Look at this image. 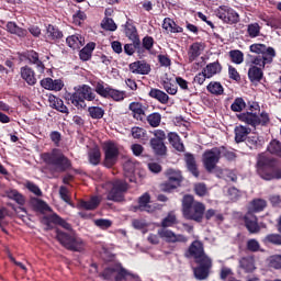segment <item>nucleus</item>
I'll use <instances>...</instances> for the list:
<instances>
[{"instance_id":"53","label":"nucleus","mask_w":281,"mask_h":281,"mask_svg":"<svg viewBox=\"0 0 281 281\" xmlns=\"http://www.w3.org/2000/svg\"><path fill=\"white\" fill-rule=\"evenodd\" d=\"M147 122L153 128H157L161 124V114L155 112L147 116Z\"/></svg>"},{"instance_id":"36","label":"nucleus","mask_w":281,"mask_h":281,"mask_svg":"<svg viewBox=\"0 0 281 281\" xmlns=\"http://www.w3.org/2000/svg\"><path fill=\"white\" fill-rule=\"evenodd\" d=\"M56 238L63 247L71 251V235L61 232L60 229L56 231Z\"/></svg>"},{"instance_id":"4","label":"nucleus","mask_w":281,"mask_h":281,"mask_svg":"<svg viewBox=\"0 0 281 281\" xmlns=\"http://www.w3.org/2000/svg\"><path fill=\"white\" fill-rule=\"evenodd\" d=\"M257 111H260V105H258V103H254L250 105L248 112H244L238 115V120L245 124H248V126H252V128L260 125L267 126V123L270 121L269 113L262 112L260 115H258Z\"/></svg>"},{"instance_id":"40","label":"nucleus","mask_w":281,"mask_h":281,"mask_svg":"<svg viewBox=\"0 0 281 281\" xmlns=\"http://www.w3.org/2000/svg\"><path fill=\"white\" fill-rule=\"evenodd\" d=\"M251 133V128L245 127L243 125L235 127V142L240 144V142H245L247 139V135Z\"/></svg>"},{"instance_id":"7","label":"nucleus","mask_w":281,"mask_h":281,"mask_svg":"<svg viewBox=\"0 0 281 281\" xmlns=\"http://www.w3.org/2000/svg\"><path fill=\"white\" fill-rule=\"evenodd\" d=\"M257 172L265 181H271L273 179H281V171L274 170L271 160L265 155H260L257 161Z\"/></svg>"},{"instance_id":"64","label":"nucleus","mask_w":281,"mask_h":281,"mask_svg":"<svg viewBox=\"0 0 281 281\" xmlns=\"http://www.w3.org/2000/svg\"><path fill=\"white\" fill-rule=\"evenodd\" d=\"M270 267L272 269H281V255L270 257Z\"/></svg>"},{"instance_id":"47","label":"nucleus","mask_w":281,"mask_h":281,"mask_svg":"<svg viewBox=\"0 0 281 281\" xmlns=\"http://www.w3.org/2000/svg\"><path fill=\"white\" fill-rule=\"evenodd\" d=\"M71 251H85V241L74 233L71 236Z\"/></svg>"},{"instance_id":"25","label":"nucleus","mask_w":281,"mask_h":281,"mask_svg":"<svg viewBox=\"0 0 281 281\" xmlns=\"http://www.w3.org/2000/svg\"><path fill=\"white\" fill-rule=\"evenodd\" d=\"M202 71H203V74H205L207 79L214 78V76H218V74H221V71H223V66H221V63H218V61H213V63L207 64L202 69Z\"/></svg>"},{"instance_id":"60","label":"nucleus","mask_w":281,"mask_h":281,"mask_svg":"<svg viewBox=\"0 0 281 281\" xmlns=\"http://www.w3.org/2000/svg\"><path fill=\"white\" fill-rule=\"evenodd\" d=\"M217 150H220V158L225 157L228 161H234V159H236V154L227 150L225 146L217 147Z\"/></svg>"},{"instance_id":"38","label":"nucleus","mask_w":281,"mask_h":281,"mask_svg":"<svg viewBox=\"0 0 281 281\" xmlns=\"http://www.w3.org/2000/svg\"><path fill=\"white\" fill-rule=\"evenodd\" d=\"M93 49H95V43H93V42L88 43V44L79 52L80 60H83V63H87V60H91V56H92V54H93Z\"/></svg>"},{"instance_id":"19","label":"nucleus","mask_w":281,"mask_h":281,"mask_svg":"<svg viewBox=\"0 0 281 281\" xmlns=\"http://www.w3.org/2000/svg\"><path fill=\"white\" fill-rule=\"evenodd\" d=\"M130 71L138 76H148L150 74V66L145 60H137L130 64Z\"/></svg>"},{"instance_id":"63","label":"nucleus","mask_w":281,"mask_h":281,"mask_svg":"<svg viewBox=\"0 0 281 281\" xmlns=\"http://www.w3.org/2000/svg\"><path fill=\"white\" fill-rule=\"evenodd\" d=\"M131 133L134 139H144V137H146V130L142 127H132Z\"/></svg>"},{"instance_id":"31","label":"nucleus","mask_w":281,"mask_h":281,"mask_svg":"<svg viewBox=\"0 0 281 281\" xmlns=\"http://www.w3.org/2000/svg\"><path fill=\"white\" fill-rule=\"evenodd\" d=\"M48 101L50 106L56 109V111H59V113H69V109H67V105H65V102H63L60 98H57L56 95H49Z\"/></svg>"},{"instance_id":"39","label":"nucleus","mask_w":281,"mask_h":281,"mask_svg":"<svg viewBox=\"0 0 281 281\" xmlns=\"http://www.w3.org/2000/svg\"><path fill=\"white\" fill-rule=\"evenodd\" d=\"M168 139L171 146L178 150L179 153H183L186 150V147L183 146V143H181V137L175 132H171L168 134Z\"/></svg>"},{"instance_id":"32","label":"nucleus","mask_w":281,"mask_h":281,"mask_svg":"<svg viewBox=\"0 0 281 281\" xmlns=\"http://www.w3.org/2000/svg\"><path fill=\"white\" fill-rule=\"evenodd\" d=\"M149 98H154V100H157L160 102V104H168L170 97L168 94L157 88H151L149 91Z\"/></svg>"},{"instance_id":"13","label":"nucleus","mask_w":281,"mask_h":281,"mask_svg":"<svg viewBox=\"0 0 281 281\" xmlns=\"http://www.w3.org/2000/svg\"><path fill=\"white\" fill-rule=\"evenodd\" d=\"M128 190V184L123 180H116L111 191L108 193V201H124V193Z\"/></svg>"},{"instance_id":"50","label":"nucleus","mask_w":281,"mask_h":281,"mask_svg":"<svg viewBox=\"0 0 281 281\" xmlns=\"http://www.w3.org/2000/svg\"><path fill=\"white\" fill-rule=\"evenodd\" d=\"M265 207H267V201L262 200V199H256L251 202L250 204V214L251 212H262V210H265Z\"/></svg>"},{"instance_id":"18","label":"nucleus","mask_w":281,"mask_h":281,"mask_svg":"<svg viewBox=\"0 0 281 281\" xmlns=\"http://www.w3.org/2000/svg\"><path fill=\"white\" fill-rule=\"evenodd\" d=\"M22 58L29 60L30 65H35L37 69L41 71H45V64L41 60L38 53L36 50L31 49L26 50L22 54Z\"/></svg>"},{"instance_id":"6","label":"nucleus","mask_w":281,"mask_h":281,"mask_svg":"<svg viewBox=\"0 0 281 281\" xmlns=\"http://www.w3.org/2000/svg\"><path fill=\"white\" fill-rule=\"evenodd\" d=\"M86 100L87 102H93V100H95V93L91 87L83 85L72 94L71 104H74L78 111H85V109H87Z\"/></svg>"},{"instance_id":"55","label":"nucleus","mask_w":281,"mask_h":281,"mask_svg":"<svg viewBox=\"0 0 281 281\" xmlns=\"http://www.w3.org/2000/svg\"><path fill=\"white\" fill-rule=\"evenodd\" d=\"M162 87L165 89V91L167 93H169V95H177V85L172 83V81H170V79H166L162 81Z\"/></svg>"},{"instance_id":"37","label":"nucleus","mask_w":281,"mask_h":281,"mask_svg":"<svg viewBox=\"0 0 281 281\" xmlns=\"http://www.w3.org/2000/svg\"><path fill=\"white\" fill-rule=\"evenodd\" d=\"M46 38L47 41H60L63 38V32L58 27L48 24L46 27Z\"/></svg>"},{"instance_id":"58","label":"nucleus","mask_w":281,"mask_h":281,"mask_svg":"<svg viewBox=\"0 0 281 281\" xmlns=\"http://www.w3.org/2000/svg\"><path fill=\"white\" fill-rule=\"evenodd\" d=\"M177 223V215L175 213H169L162 221L161 227L166 229V227H172Z\"/></svg>"},{"instance_id":"20","label":"nucleus","mask_w":281,"mask_h":281,"mask_svg":"<svg viewBox=\"0 0 281 281\" xmlns=\"http://www.w3.org/2000/svg\"><path fill=\"white\" fill-rule=\"evenodd\" d=\"M244 221L246 229H248L250 234H258V232H260V225H258V217H256L254 213L248 212L245 215Z\"/></svg>"},{"instance_id":"8","label":"nucleus","mask_w":281,"mask_h":281,"mask_svg":"<svg viewBox=\"0 0 281 281\" xmlns=\"http://www.w3.org/2000/svg\"><path fill=\"white\" fill-rule=\"evenodd\" d=\"M94 91L98 93V95H101V98H108L114 102H124V99L126 98V91L104 86V82L102 81L97 82L94 86Z\"/></svg>"},{"instance_id":"16","label":"nucleus","mask_w":281,"mask_h":281,"mask_svg":"<svg viewBox=\"0 0 281 281\" xmlns=\"http://www.w3.org/2000/svg\"><path fill=\"white\" fill-rule=\"evenodd\" d=\"M20 76L29 87H34L38 80L36 79V72L30 66H23L20 68Z\"/></svg>"},{"instance_id":"62","label":"nucleus","mask_w":281,"mask_h":281,"mask_svg":"<svg viewBox=\"0 0 281 281\" xmlns=\"http://www.w3.org/2000/svg\"><path fill=\"white\" fill-rule=\"evenodd\" d=\"M263 243H270V245H281L280 234H269L265 237Z\"/></svg>"},{"instance_id":"24","label":"nucleus","mask_w":281,"mask_h":281,"mask_svg":"<svg viewBox=\"0 0 281 281\" xmlns=\"http://www.w3.org/2000/svg\"><path fill=\"white\" fill-rule=\"evenodd\" d=\"M124 32L130 41H135L136 45L139 43V35L137 34V27L133 24V20L128 19L124 25Z\"/></svg>"},{"instance_id":"56","label":"nucleus","mask_w":281,"mask_h":281,"mask_svg":"<svg viewBox=\"0 0 281 281\" xmlns=\"http://www.w3.org/2000/svg\"><path fill=\"white\" fill-rule=\"evenodd\" d=\"M101 26L108 32H115V30H117V24H115V21H113L111 18L103 19Z\"/></svg>"},{"instance_id":"49","label":"nucleus","mask_w":281,"mask_h":281,"mask_svg":"<svg viewBox=\"0 0 281 281\" xmlns=\"http://www.w3.org/2000/svg\"><path fill=\"white\" fill-rule=\"evenodd\" d=\"M88 113L92 120H102L104 117V109L100 106L88 108Z\"/></svg>"},{"instance_id":"29","label":"nucleus","mask_w":281,"mask_h":281,"mask_svg":"<svg viewBox=\"0 0 281 281\" xmlns=\"http://www.w3.org/2000/svg\"><path fill=\"white\" fill-rule=\"evenodd\" d=\"M88 161L91 166H100V161H102V151H100V147H93L88 150Z\"/></svg>"},{"instance_id":"14","label":"nucleus","mask_w":281,"mask_h":281,"mask_svg":"<svg viewBox=\"0 0 281 281\" xmlns=\"http://www.w3.org/2000/svg\"><path fill=\"white\" fill-rule=\"evenodd\" d=\"M158 236L162 238L166 243H186L188 237L181 234H176L175 232L168 228H160L158 229Z\"/></svg>"},{"instance_id":"15","label":"nucleus","mask_w":281,"mask_h":281,"mask_svg":"<svg viewBox=\"0 0 281 281\" xmlns=\"http://www.w3.org/2000/svg\"><path fill=\"white\" fill-rule=\"evenodd\" d=\"M273 58H276V55H271V53H269L268 55H256L251 56L250 63L252 67L265 69V66L271 65L273 63Z\"/></svg>"},{"instance_id":"12","label":"nucleus","mask_w":281,"mask_h":281,"mask_svg":"<svg viewBox=\"0 0 281 281\" xmlns=\"http://www.w3.org/2000/svg\"><path fill=\"white\" fill-rule=\"evenodd\" d=\"M166 176L168 180L161 184L162 192L176 190V188H179L183 181V176H181V171L179 170L168 169Z\"/></svg>"},{"instance_id":"46","label":"nucleus","mask_w":281,"mask_h":281,"mask_svg":"<svg viewBox=\"0 0 281 281\" xmlns=\"http://www.w3.org/2000/svg\"><path fill=\"white\" fill-rule=\"evenodd\" d=\"M100 198L99 196H92L88 201H81L79 203V206L82 207L83 210H95L98 209V205H100Z\"/></svg>"},{"instance_id":"44","label":"nucleus","mask_w":281,"mask_h":281,"mask_svg":"<svg viewBox=\"0 0 281 281\" xmlns=\"http://www.w3.org/2000/svg\"><path fill=\"white\" fill-rule=\"evenodd\" d=\"M206 90L212 95H223V93H225V89L223 88V85H221V82L218 81H211L206 86Z\"/></svg>"},{"instance_id":"23","label":"nucleus","mask_w":281,"mask_h":281,"mask_svg":"<svg viewBox=\"0 0 281 281\" xmlns=\"http://www.w3.org/2000/svg\"><path fill=\"white\" fill-rule=\"evenodd\" d=\"M162 30H165L167 34H181L183 32V27L179 26V24L170 18L164 19Z\"/></svg>"},{"instance_id":"26","label":"nucleus","mask_w":281,"mask_h":281,"mask_svg":"<svg viewBox=\"0 0 281 281\" xmlns=\"http://www.w3.org/2000/svg\"><path fill=\"white\" fill-rule=\"evenodd\" d=\"M148 203H150V194L144 193L138 199V206L136 207V210H139V212H148L149 214L155 212V207H153Z\"/></svg>"},{"instance_id":"41","label":"nucleus","mask_w":281,"mask_h":281,"mask_svg":"<svg viewBox=\"0 0 281 281\" xmlns=\"http://www.w3.org/2000/svg\"><path fill=\"white\" fill-rule=\"evenodd\" d=\"M204 217L206 221H212V218H214L215 223H223V221H225L223 213L214 209H209L206 212L204 211Z\"/></svg>"},{"instance_id":"10","label":"nucleus","mask_w":281,"mask_h":281,"mask_svg":"<svg viewBox=\"0 0 281 281\" xmlns=\"http://www.w3.org/2000/svg\"><path fill=\"white\" fill-rule=\"evenodd\" d=\"M215 15L217 19L223 21V23H227L228 25H236L239 23L240 15L236 10L228 5H221L215 10Z\"/></svg>"},{"instance_id":"2","label":"nucleus","mask_w":281,"mask_h":281,"mask_svg":"<svg viewBox=\"0 0 281 281\" xmlns=\"http://www.w3.org/2000/svg\"><path fill=\"white\" fill-rule=\"evenodd\" d=\"M182 216L186 221L203 223L205 216V204L194 200V196L187 194L182 198Z\"/></svg>"},{"instance_id":"45","label":"nucleus","mask_w":281,"mask_h":281,"mask_svg":"<svg viewBox=\"0 0 281 281\" xmlns=\"http://www.w3.org/2000/svg\"><path fill=\"white\" fill-rule=\"evenodd\" d=\"M239 266L241 269H244V271H246V273H251V271L256 269L254 257H243L239 260Z\"/></svg>"},{"instance_id":"3","label":"nucleus","mask_w":281,"mask_h":281,"mask_svg":"<svg viewBox=\"0 0 281 281\" xmlns=\"http://www.w3.org/2000/svg\"><path fill=\"white\" fill-rule=\"evenodd\" d=\"M42 159L46 164L47 170L50 172H66V170L71 166V161L63 150L59 148H54L49 153L42 154Z\"/></svg>"},{"instance_id":"30","label":"nucleus","mask_w":281,"mask_h":281,"mask_svg":"<svg viewBox=\"0 0 281 281\" xmlns=\"http://www.w3.org/2000/svg\"><path fill=\"white\" fill-rule=\"evenodd\" d=\"M205 49V45L203 43L195 42L193 43L189 48V60L190 63H193V60H196L199 56H201V53Z\"/></svg>"},{"instance_id":"1","label":"nucleus","mask_w":281,"mask_h":281,"mask_svg":"<svg viewBox=\"0 0 281 281\" xmlns=\"http://www.w3.org/2000/svg\"><path fill=\"white\" fill-rule=\"evenodd\" d=\"M187 256L193 258L198 267L193 268L195 280H207L210 278V269H212V259L205 255L203 243L199 240L192 241L189 246Z\"/></svg>"},{"instance_id":"35","label":"nucleus","mask_w":281,"mask_h":281,"mask_svg":"<svg viewBox=\"0 0 281 281\" xmlns=\"http://www.w3.org/2000/svg\"><path fill=\"white\" fill-rule=\"evenodd\" d=\"M184 160L188 170L193 175V177H199V168L196 167V159L194 158V155L186 154Z\"/></svg>"},{"instance_id":"5","label":"nucleus","mask_w":281,"mask_h":281,"mask_svg":"<svg viewBox=\"0 0 281 281\" xmlns=\"http://www.w3.org/2000/svg\"><path fill=\"white\" fill-rule=\"evenodd\" d=\"M102 277L104 278V280L142 281V279L137 274L126 270L124 267H122V265H116V266L106 268L103 271Z\"/></svg>"},{"instance_id":"28","label":"nucleus","mask_w":281,"mask_h":281,"mask_svg":"<svg viewBox=\"0 0 281 281\" xmlns=\"http://www.w3.org/2000/svg\"><path fill=\"white\" fill-rule=\"evenodd\" d=\"M124 176L125 179L130 181V183H135L137 181V178L135 177V162L127 160L123 165Z\"/></svg>"},{"instance_id":"27","label":"nucleus","mask_w":281,"mask_h":281,"mask_svg":"<svg viewBox=\"0 0 281 281\" xmlns=\"http://www.w3.org/2000/svg\"><path fill=\"white\" fill-rule=\"evenodd\" d=\"M31 205L34 212H40V214H46V212H52V207L47 204V202L38 198H33L31 200Z\"/></svg>"},{"instance_id":"33","label":"nucleus","mask_w":281,"mask_h":281,"mask_svg":"<svg viewBox=\"0 0 281 281\" xmlns=\"http://www.w3.org/2000/svg\"><path fill=\"white\" fill-rule=\"evenodd\" d=\"M5 194L11 201H15L18 205H25V195L19 192V190L10 189L5 191Z\"/></svg>"},{"instance_id":"11","label":"nucleus","mask_w":281,"mask_h":281,"mask_svg":"<svg viewBox=\"0 0 281 281\" xmlns=\"http://www.w3.org/2000/svg\"><path fill=\"white\" fill-rule=\"evenodd\" d=\"M202 161L206 172H212L216 168L218 161H221V150L218 147L205 150L202 155Z\"/></svg>"},{"instance_id":"54","label":"nucleus","mask_w":281,"mask_h":281,"mask_svg":"<svg viewBox=\"0 0 281 281\" xmlns=\"http://www.w3.org/2000/svg\"><path fill=\"white\" fill-rule=\"evenodd\" d=\"M245 106H247L245 100L243 98H236L231 105V111H234V113H240Z\"/></svg>"},{"instance_id":"57","label":"nucleus","mask_w":281,"mask_h":281,"mask_svg":"<svg viewBox=\"0 0 281 281\" xmlns=\"http://www.w3.org/2000/svg\"><path fill=\"white\" fill-rule=\"evenodd\" d=\"M267 149H268V151L271 153V155H277V157H280V154H281L280 140L273 139L272 142H270Z\"/></svg>"},{"instance_id":"61","label":"nucleus","mask_w":281,"mask_h":281,"mask_svg":"<svg viewBox=\"0 0 281 281\" xmlns=\"http://www.w3.org/2000/svg\"><path fill=\"white\" fill-rule=\"evenodd\" d=\"M85 21H87V13L85 11L79 10L72 15V23L75 25H82Z\"/></svg>"},{"instance_id":"51","label":"nucleus","mask_w":281,"mask_h":281,"mask_svg":"<svg viewBox=\"0 0 281 281\" xmlns=\"http://www.w3.org/2000/svg\"><path fill=\"white\" fill-rule=\"evenodd\" d=\"M85 46V37L80 34L71 35V49H80Z\"/></svg>"},{"instance_id":"34","label":"nucleus","mask_w":281,"mask_h":281,"mask_svg":"<svg viewBox=\"0 0 281 281\" xmlns=\"http://www.w3.org/2000/svg\"><path fill=\"white\" fill-rule=\"evenodd\" d=\"M7 31H9L10 34H15V36H19L20 38H25V36H27V30L16 25V22H8Z\"/></svg>"},{"instance_id":"52","label":"nucleus","mask_w":281,"mask_h":281,"mask_svg":"<svg viewBox=\"0 0 281 281\" xmlns=\"http://www.w3.org/2000/svg\"><path fill=\"white\" fill-rule=\"evenodd\" d=\"M247 34L250 38H258V36H260V24L258 23L248 24Z\"/></svg>"},{"instance_id":"42","label":"nucleus","mask_w":281,"mask_h":281,"mask_svg":"<svg viewBox=\"0 0 281 281\" xmlns=\"http://www.w3.org/2000/svg\"><path fill=\"white\" fill-rule=\"evenodd\" d=\"M150 146L156 155H159L162 157V155H166V144H164V140H159L157 138L150 139Z\"/></svg>"},{"instance_id":"21","label":"nucleus","mask_w":281,"mask_h":281,"mask_svg":"<svg viewBox=\"0 0 281 281\" xmlns=\"http://www.w3.org/2000/svg\"><path fill=\"white\" fill-rule=\"evenodd\" d=\"M130 111L133 113L134 120H138L139 122H144L146 117V106L139 102H132L128 105Z\"/></svg>"},{"instance_id":"9","label":"nucleus","mask_w":281,"mask_h":281,"mask_svg":"<svg viewBox=\"0 0 281 281\" xmlns=\"http://www.w3.org/2000/svg\"><path fill=\"white\" fill-rule=\"evenodd\" d=\"M103 166L105 168H113L117 164V159H120V147L114 142L109 140L103 144Z\"/></svg>"},{"instance_id":"43","label":"nucleus","mask_w":281,"mask_h":281,"mask_svg":"<svg viewBox=\"0 0 281 281\" xmlns=\"http://www.w3.org/2000/svg\"><path fill=\"white\" fill-rule=\"evenodd\" d=\"M262 69L258 68L257 66H251L248 70V78L250 82H260L262 80Z\"/></svg>"},{"instance_id":"17","label":"nucleus","mask_w":281,"mask_h":281,"mask_svg":"<svg viewBox=\"0 0 281 281\" xmlns=\"http://www.w3.org/2000/svg\"><path fill=\"white\" fill-rule=\"evenodd\" d=\"M43 221L48 227H52L53 223V225H59V227H63L64 229H71V224L67 223V221L63 220V217L56 213L44 216Z\"/></svg>"},{"instance_id":"22","label":"nucleus","mask_w":281,"mask_h":281,"mask_svg":"<svg viewBox=\"0 0 281 281\" xmlns=\"http://www.w3.org/2000/svg\"><path fill=\"white\" fill-rule=\"evenodd\" d=\"M249 49L252 54H257V56H276V49L273 47H267L265 44H251Z\"/></svg>"},{"instance_id":"48","label":"nucleus","mask_w":281,"mask_h":281,"mask_svg":"<svg viewBox=\"0 0 281 281\" xmlns=\"http://www.w3.org/2000/svg\"><path fill=\"white\" fill-rule=\"evenodd\" d=\"M228 56H229L232 63H234L235 65H243V63L245 60V54H243V52H240L238 49L231 50L228 53Z\"/></svg>"},{"instance_id":"59","label":"nucleus","mask_w":281,"mask_h":281,"mask_svg":"<svg viewBox=\"0 0 281 281\" xmlns=\"http://www.w3.org/2000/svg\"><path fill=\"white\" fill-rule=\"evenodd\" d=\"M142 47V42L138 40V44L135 41H132V44L124 45V52L127 56H133L135 54V49H139Z\"/></svg>"}]
</instances>
